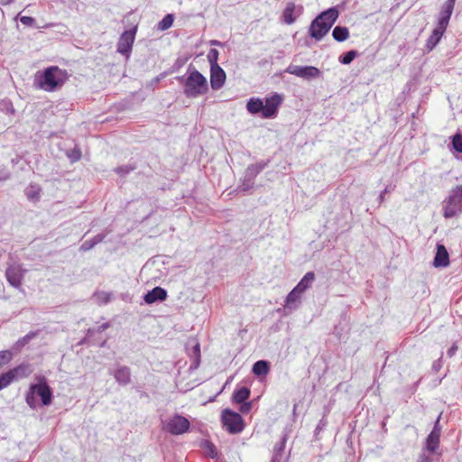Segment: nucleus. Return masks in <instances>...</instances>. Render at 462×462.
I'll return each instance as SVG.
<instances>
[{
  "label": "nucleus",
  "mask_w": 462,
  "mask_h": 462,
  "mask_svg": "<svg viewBox=\"0 0 462 462\" xmlns=\"http://www.w3.org/2000/svg\"><path fill=\"white\" fill-rule=\"evenodd\" d=\"M270 370L269 363L265 360H259L253 365V373L255 375H266Z\"/></svg>",
  "instance_id": "c85d7f7f"
},
{
  "label": "nucleus",
  "mask_w": 462,
  "mask_h": 462,
  "mask_svg": "<svg viewBox=\"0 0 462 462\" xmlns=\"http://www.w3.org/2000/svg\"><path fill=\"white\" fill-rule=\"evenodd\" d=\"M109 328V324H108V323H103L102 325H100V326L97 328V332H102V331L106 330V328Z\"/></svg>",
  "instance_id": "3c124183"
},
{
  "label": "nucleus",
  "mask_w": 462,
  "mask_h": 462,
  "mask_svg": "<svg viewBox=\"0 0 462 462\" xmlns=\"http://www.w3.org/2000/svg\"><path fill=\"white\" fill-rule=\"evenodd\" d=\"M254 184V180H249V179H246L244 177V179L241 180V183H240L238 189L240 191L246 192V191L250 190L251 189H253Z\"/></svg>",
  "instance_id": "e433bc0d"
},
{
  "label": "nucleus",
  "mask_w": 462,
  "mask_h": 462,
  "mask_svg": "<svg viewBox=\"0 0 462 462\" xmlns=\"http://www.w3.org/2000/svg\"><path fill=\"white\" fill-rule=\"evenodd\" d=\"M41 191L42 189L38 184L31 183L24 189V194L30 201L36 202L41 198Z\"/></svg>",
  "instance_id": "b1692460"
},
{
  "label": "nucleus",
  "mask_w": 462,
  "mask_h": 462,
  "mask_svg": "<svg viewBox=\"0 0 462 462\" xmlns=\"http://www.w3.org/2000/svg\"><path fill=\"white\" fill-rule=\"evenodd\" d=\"M31 372L32 371L27 365H20L14 369L0 374V382L3 389L11 384L14 380L28 376Z\"/></svg>",
  "instance_id": "6e6552de"
},
{
  "label": "nucleus",
  "mask_w": 462,
  "mask_h": 462,
  "mask_svg": "<svg viewBox=\"0 0 462 462\" xmlns=\"http://www.w3.org/2000/svg\"><path fill=\"white\" fill-rule=\"evenodd\" d=\"M315 281V273L313 272H308L294 287L300 294H303L308 289H310Z\"/></svg>",
  "instance_id": "412c9836"
},
{
  "label": "nucleus",
  "mask_w": 462,
  "mask_h": 462,
  "mask_svg": "<svg viewBox=\"0 0 462 462\" xmlns=\"http://www.w3.org/2000/svg\"><path fill=\"white\" fill-rule=\"evenodd\" d=\"M302 295L303 294H300L295 288H293L291 291V292L287 295V297L284 300V305H283L284 310L287 312L291 313V312L296 310L297 309H299V307L301 304Z\"/></svg>",
  "instance_id": "2eb2a0df"
},
{
  "label": "nucleus",
  "mask_w": 462,
  "mask_h": 462,
  "mask_svg": "<svg viewBox=\"0 0 462 462\" xmlns=\"http://www.w3.org/2000/svg\"><path fill=\"white\" fill-rule=\"evenodd\" d=\"M271 462H275V459L273 458Z\"/></svg>",
  "instance_id": "4d7b16f0"
},
{
  "label": "nucleus",
  "mask_w": 462,
  "mask_h": 462,
  "mask_svg": "<svg viewBox=\"0 0 462 462\" xmlns=\"http://www.w3.org/2000/svg\"><path fill=\"white\" fill-rule=\"evenodd\" d=\"M267 166L266 162H260L257 163L250 164L245 171L244 177L254 181L255 177Z\"/></svg>",
  "instance_id": "5701e85b"
},
{
  "label": "nucleus",
  "mask_w": 462,
  "mask_h": 462,
  "mask_svg": "<svg viewBox=\"0 0 462 462\" xmlns=\"http://www.w3.org/2000/svg\"><path fill=\"white\" fill-rule=\"evenodd\" d=\"M167 298V291L162 287H155L149 291L143 297L144 301L147 304H152L156 301H162Z\"/></svg>",
  "instance_id": "6ab92c4d"
},
{
  "label": "nucleus",
  "mask_w": 462,
  "mask_h": 462,
  "mask_svg": "<svg viewBox=\"0 0 462 462\" xmlns=\"http://www.w3.org/2000/svg\"><path fill=\"white\" fill-rule=\"evenodd\" d=\"M36 379L38 382L36 383H32L29 386L24 396L25 402L32 410H35L39 405L37 397L40 398L43 406H49L52 402V391L49 386L46 378L43 376H38Z\"/></svg>",
  "instance_id": "f257e3e1"
},
{
  "label": "nucleus",
  "mask_w": 462,
  "mask_h": 462,
  "mask_svg": "<svg viewBox=\"0 0 462 462\" xmlns=\"http://www.w3.org/2000/svg\"><path fill=\"white\" fill-rule=\"evenodd\" d=\"M36 336V333L34 332H30L28 333L27 335H25L23 337H22L21 339H19L17 341V345L21 346H25L31 339H32L34 337Z\"/></svg>",
  "instance_id": "a19ab883"
},
{
  "label": "nucleus",
  "mask_w": 462,
  "mask_h": 462,
  "mask_svg": "<svg viewBox=\"0 0 462 462\" xmlns=\"http://www.w3.org/2000/svg\"><path fill=\"white\" fill-rule=\"evenodd\" d=\"M445 31V29H440V27L436 26L427 41V48L432 50L439 42Z\"/></svg>",
  "instance_id": "393cba45"
},
{
  "label": "nucleus",
  "mask_w": 462,
  "mask_h": 462,
  "mask_svg": "<svg viewBox=\"0 0 462 462\" xmlns=\"http://www.w3.org/2000/svg\"><path fill=\"white\" fill-rule=\"evenodd\" d=\"M285 71L304 79H316L320 75L319 69L313 66H298L291 64L287 67Z\"/></svg>",
  "instance_id": "1a4fd4ad"
},
{
  "label": "nucleus",
  "mask_w": 462,
  "mask_h": 462,
  "mask_svg": "<svg viewBox=\"0 0 462 462\" xmlns=\"http://www.w3.org/2000/svg\"><path fill=\"white\" fill-rule=\"evenodd\" d=\"M68 156L71 162H78L81 157V152L79 149H73L69 153H68Z\"/></svg>",
  "instance_id": "ea45409f"
},
{
  "label": "nucleus",
  "mask_w": 462,
  "mask_h": 462,
  "mask_svg": "<svg viewBox=\"0 0 462 462\" xmlns=\"http://www.w3.org/2000/svg\"><path fill=\"white\" fill-rule=\"evenodd\" d=\"M226 72L220 66L210 68V85L212 89H220L226 82Z\"/></svg>",
  "instance_id": "4468645a"
},
{
  "label": "nucleus",
  "mask_w": 462,
  "mask_h": 462,
  "mask_svg": "<svg viewBox=\"0 0 462 462\" xmlns=\"http://www.w3.org/2000/svg\"><path fill=\"white\" fill-rule=\"evenodd\" d=\"M161 426L163 431L178 436L189 431L190 422L186 417L175 413L165 419H161Z\"/></svg>",
  "instance_id": "39448f33"
},
{
  "label": "nucleus",
  "mask_w": 462,
  "mask_h": 462,
  "mask_svg": "<svg viewBox=\"0 0 462 462\" xmlns=\"http://www.w3.org/2000/svg\"><path fill=\"white\" fill-rule=\"evenodd\" d=\"M326 426H327V420L325 419H321L316 427V431L322 430Z\"/></svg>",
  "instance_id": "49530a36"
},
{
  "label": "nucleus",
  "mask_w": 462,
  "mask_h": 462,
  "mask_svg": "<svg viewBox=\"0 0 462 462\" xmlns=\"http://www.w3.org/2000/svg\"><path fill=\"white\" fill-rule=\"evenodd\" d=\"M443 217L451 218L462 214V185H457L442 204Z\"/></svg>",
  "instance_id": "20e7f679"
},
{
  "label": "nucleus",
  "mask_w": 462,
  "mask_h": 462,
  "mask_svg": "<svg viewBox=\"0 0 462 462\" xmlns=\"http://www.w3.org/2000/svg\"><path fill=\"white\" fill-rule=\"evenodd\" d=\"M456 0H447L441 6L438 15L437 26L440 29H447L450 17L452 15Z\"/></svg>",
  "instance_id": "ddd939ff"
},
{
  "label": "nucleus",
  "mask_w": 462,
  "mask_h": 462,
  "mask_svg": "<svg viewBox=\"0 0 462 462\" xmlns=\"http://www.w3.org/2000/svg\"><path fill=\"white\" fill-rule=\"evenodd\" d=\"M67 72L56 66L49 67L35 77L36 86L44 91L53 92L67 80Z\"/></svg>",
  "instance_id": "f03ea898"
},
{
  "label": "nucleus",
  "mask_w": 462,
  "mask_h": 462,
  "mask_svg": "<svg viewBox=\"0 0 462 462\" xmlns=\"http://www.w3.org/2000/svg\"><path fill=\"white\" fill-rule=\"evenodd\" d=\"M418 462H431V458L428 456L422 455L420 457V459Z\"/></svg>",
  "instance_id": "603ef678"
},
{
  "label": "nucleus",
  "mask_w": 462,
  "mask_h": 462,
  "mask_svg": "<svg viewBox=\"0 0 462 462\" xmlns=\"http://www.w3.org/2000/svg\"><path fill=\"white\" fill-rule=\"evenodd\" d=\"M441 413L438 416L437 420L434 422V426L431 433H436L441 435L442 427L440 425Z\"/></svg>",
  "instance_id": "79ce46f5"
},
{
  "label": "nucleus",
  "mask_w": 462,
  "mask_h": 462,
  "mask_svg": "<svg viewBox=\"0 0 462 462\" xmlns=\"http://www.w3.org/2000/svg\"><path fill=\"white\" fill-rule=\"evenodd\" d=\"M457 346L456 345H452V346L448 348V350L447 354H448V356L449 357H452V356L456 354V352H457Z\"/></svg>",
  "instance_id": "09e8293b"
},
{
  "label": "nucleus",
  "mask_w": 462,
  "mask_h": 462,
  "mask_svg": "<svg viewBox=\"0 0 462 462\" xmlns=\"http://www.w3.org/2000/svg\"><path fill=\"white\" fill-rule=\"evenodd\" d=\"M117 383L127 385L131 383V370L126 365H119L114 371L110 372Z\"/></svg>",
  "instance_id": "f3484780"
},
{
  "label": "nucleus",
  "mask_w": 462,
  "mask_h": 462,
  "mask_svg": "<svg viewBox=\"0 0 462 462\" xmlns=\"http://www.w3.org/2000/svg\"><path fill=\"white\" fill-rule=\"evenodd\" d=\"M332 36L337 42H342L349 37V31L344 26H336L333 29Z\"/></svg>",
  "instance_id": "c756f323"
},
{
  "label": "nucleus",
  "mask_w": 462,
  "mask_h": 462,
  "mask_svg": "<svg viewBox=\"0 0 462 462\" xmlns=\"http://www.w3.org/2000/svg\"><path fill=\"white\" fill-rule=\"evenodd\" d=\"M251 409V403L250 402H244L241 406V411L242 412H247Z\"/></svg>",
  "instance_id": "8fccbe9b"
},
{
  "label": "nucleus",
  "mask_w": 462,
  "mask_h": 462,
  "mask_svg": "<svg viewBox=\"0 0 462 462\" xmlns=\"http://www.w3.org/2000/svg\"><path fill=\"white\" fill-rule=\"evenodd\" d=\"M137 32V25L132 29L125 31L119 37L116 50L122 55L128 57L132 51L133 44Z\"/></svg>",
  "instance_id": "0eeeda50"
},
{
  "label": "nucleus",
  "mask_w": 462,
  "mask_h": 462,
  "mask_svg": "<svg viewBox=\"0 0 462 462\" xmlns=\"http://www.w3.org/2000/svg\"><path fill=\"white\" fill-rule=\"evenodd\" d=\"M328 16L326 14H319L310 23L309 28L310 35L317 41H320L330 30L331 27L322 22Z\"/></svg>",
  "instance_id": "9d476101"
},
{
  "label": "nucleus",
  "mask_w": 462,
  "mask_h": 462,
  "mask_svg": "<svg viewBox=\"0 0 462 462\" xmlns=\"http://www.w3.org/2000/svg\"><path fill=\"white\" fill-rule=\"evenodd\" d=\"M10 178V172L5 169L0 171V180H6Z\"/></svg>",
  "instance_id": "a18cd8bd"
},
{
  "label": "nucleus",
  "mask_w": 462,
  "mask_h": 462,
  "mask_svg": "<svg viewBox=\"0 0 462 462\" xmlns=\"http://www.w3.org/2000/svg\"><path fill=\"white\" fill-rule=\"evenodd\" d=\"M452 145H453V148L457 152H462V134H457L453 136Z\"/></svg>",
  "instance_id": "4c0bfd02"
},
{
  "label": "nucleus",
  "mask_w": 462,
  "mask_h": 462,
  "mask_svg": "<svg viewBox=\"0 0 462 462\" xmlns=\"http://www.w3.org/2000/svg\"><path fill=\"white\" fill-rule=\"evenodd\" d=\"M13 357V353L9 350L0 351V369L7 365Z\"/></svg>",
  "instance_id": "c9c22d12"
},
{
  "label": "nucleus",
  "mask_w": 462,
  "mask_h": 462,
  "mask_svg": "<svg viewBox=\"0 0 462 462\" xmlns=\"http://www.w3.org/2000/svg\"><path fill=\"white\" fill-rule=\"evenodd\" d=\"M20 22L26 26H34L35 19L32 16H21Z\"/></svg>",
  "instance_id": "37998d69"
},
{
  "label": "nucleus",
  "mask_w": 462,
  "mask_h": 462,
  "mask_svg": "<svg viewBox=\"0 0 462 462\" xmlns=\"http://www.w3.org/2000/svg\"><path fill=\"white\" fill-rule=\"evenodd\" d=\"M223 427L231 434L240 433L244 428V420L241 415L230 409H225L221 414Z\"/></svg>",
  "instance_id": "423d86ee"
},
{
  "label": "nucleus",
  "mask_w": 462,
  "mask_h": 462,
  "mask_svg": "<svg viewBox=\"0 0 462 462\" xmlns=\"http://www.w3.org/2000/svg\"><path fill=\"white\" fill-rule=\"evenodd\" d=\"M246 108L251 114H263V102L260 98L252 97L247 101Z\"/></svg>",
  "instance_id": "cd10ccee"
},
{
  "label": "nucleus",
  "mask_w": 462,
  "mask_h": 462,
  "mask_svg": "<svg viewBox=\"0 0 462 462\" xmlns=\"http://www.w3.org/2000/svg\"><path fill=\"white\" fill-rule=\"evenodd\" d=\"M282 102V96L274 93L269 97H266L263 103V117L273 118L277 115L278 108Z\"/></svg>",
  "instance_id": "f8f14e48"
},
{
  "label": "nucleus",
  "mask_w": 462,
  "mask_h": 462,
  "mask_svg": "<svg viewBox=\"0 0 462 462\" xmlns=\"http://www.w3.org/2000/svg\"><path fill=\"white\" fill-rule=\"evenodd\" d=\"M174 22V15L172 14H166L157 24V29L160 31H166L171 28Z\"/></svg>",
  "instance_id": "2f4dec72"
},
{
  "label": "nucleus",
  "mask_w": 462,
  "mask_h": 462,
  "mask_svg": "<svg viewBox=\"0 0 462 462\" xmlns=\"http://www.w3.org/2000/svg\"><path fill=\"white\" fill-rule=\"evenodd\" d=\"M206 446L208 448V455L211 457H215L217 456L215 446L212 443L208 442V441L207 442Z\"/></svg>",
  "instance_id": "c03bdc74"
},
{
  "label": "nucleus",
  "mask_w": 462,
  "mask_h": 462,
  "mask_svg": "<svg viewBox=\"0 0 462 462\" xmlns=\"http://www.w3.org/2000/svg\"><path fill=\"white\" fill-rule=\"evenodd\" d=\"M440 436L430 432L425 439L424 448L431 454L436 453L439 448Z\"/></svg>",
  "instance_id": "4be33fe9"
},
{
  "label": "nucleus",
  "mask_w": 462,
  "mask_h": 462,
  "mask_svg": "<svg viewBox=\"0 0 462 462\" xmlns=\"http://www.w3.org/2000/svg\"><path fill=\"white\" fill-rule=\"evenodd\" d=\"M26 270L21 264L14 263L7 267L5 277L11 286L20 289Z\"/></svg>",
  "instance_id": "9b49d317"
},
{
  "label": "nucleus",
  "mask_w": 462,
  "mask_h": 462,
  "mask_svg": "<svg viewBox=\"0 0 462 462\" xmlns=\"http://www.w3.org/2000/svg\"><path fill=\"white\" fill-rule=\"evenodd\" d=\"M134 168L132 167V166H129V165H123V166H119L117 168L115 169V171L124 177L127 174H129Z\"/></svg>",
  "instance_id": "58836bf2"
},
{
  "label": "nucleus",
  "mask_w": 462,
  "mask_h": 462,
  "mask_svg": "<svg viewBox=\"0 0 462 462\" xmlns=\"http://www.w3.org/2000/svg\"><path fill=\"white\" fill-rule=\"evenodd\" d=\"M250 397V390L247 387H241L233 393V402L238 404L244 403Z\"/></svg>",
  "instance_id": "bb28decb"
},
{
  "label": "nucleus",
  "mask_w": 462,
  "mask_h": 462,
  "mask_svg": "<svg viewBox=\"0 0 462 462\" xmlns=\"http://www.w3.org/2000/svg\"><path fill=\"white\" fill-rule=\"evenodd\" d=\"M357 54L358 53L356 51H354V50L349 51L339 57V61L345 65L350 64L354 60V59L357 56Z\"/></svg>",
  "instance_id": "72a5a7b5"
},
{
  "label": "nucleus",
  "mask_w": 462,
  "mask_h": 462,
  "mask_svg": "<svg viewBox=\"0 0 462 462\" xmlns=\"http://www.w3.org/2000/svg\"><path fill=\"white\" fill-rule=\"evenodd\" d=\"M282 442H284V440ZM282 448H283V443H282V445H281L279 449L281 450V449H282Z\"/></svg>",
  "instance_id": "6e6d98bb"
},
{
  "label": "nucleus",
  "mask_w": 462,
  "mask_h": 462,
  "mask_svg": "<svg viewBox=\"0 0 462 462\" xmlns=\"http://www.w3.org/2000/svg\"><path fill=\"white\" fill-rule=\"evenodd\" d=\"M94 332H95V329H93V328H89V329L88 330V336H90V335H91L92 333H94Z\"/></svg>",
  "instance_id": "5fc2aeb1"
},
{
  "label": "nucleus",
  "mask_w": 462,
  "mask_h": 462,
  "mask_svg": "<svg viewBox=\"0 0 462 462\" xmlns=\"http://www.w3.org/2000/svg\"><path fill=\"white\" fill-rule=\"evenodd\" d=\"M218 55H219V52L217 50H216V49L209 50V51L207 55V59H208V63L210 64V68L219 66L217 63Z\"/></svg>",
  "instance_id": "f704fd0d"
},
{
  "label": "nucleus",
  "mask_w": 462,
  "mask_h": 462,
  "mask_svg": "<svg viewBox=\"0 0 462 462\" xmlns=\"http://www.w3.org/2000/svg\"><path fill=\"white\" fill-rule=\"evenodd\" d=\"M209 43L212 46H222V42H220L219 41H217V40H212V41H210Z\"/></svg>",
  "instance_id": "864d4df0"
},
{
  "label": "nucleus",
  "mask_w": 462,
  "mask_h": 462,
  "mask_svg": "<svg viewBox=\"0 0 462 462\" xmlns=\"http://www.w3.org/2000/svg\"><path fill=\"white\" fill-rule=\"evenodd\" d=\"M183 93L187 97L196 98L199 96L206 94L208 90L207 79L197 69H189L188 77L183 79Z\"/></svg>",
  "instance_id": "7ed1b4c3"
},
{
  "label": "nucleus",
  "mask_w": 462,
  "mask_h": 462,
  "mask_svg": "<svg viewBox=\"0 0 462 462\" xmlns=\"http://www.w3.org/2000/svg\"><path fill=\"white\" fill-rule=\"evenodd\" d=\"M189 356L191 359V368H197L200 363V346L199 342L189 341L187 346Z\"/></svg>",
  "instance_id": "aec40b11"
},
{
  "label": "nucleus",
  "mask_w": 462,
  "mask_h": 462,
  "mask_svg": "<svg viewBox=\"0 0 462 462\" xmlns=\"http://www.w3.org/2000/svg\"><path fill=\"white\" fill-rule=\"evenodd\" d=\"M112 294L106 291H97L94 294L95 300L99 304H106L110 301Z\"/></svg>",
  "instance_id": "473e14b6"
},
{
  "label": "nucleus",
  "mask_w": 462,
  "mask_h": 462,
  "mask_svg": "<svg viewBox=\"0 0 462 462\" xmlns=\"http://www.w3.org/2000/svg\"><path fill=\"white\" fill-rule=\"evenodd\" d=\"M390 192V189L388 187H386L379 195L378 197V200H379V203L381 204L383 200H384V196L386 193Z\"/></svg>",
  "instance_id": "de8ad7c7"
},
{
  "label": "nucleus",
  "mask_w": 462,
  "mask_h": 462,
  "mask_svg": "<svg viewBox=\"0 0 462 462\" xmlns=\"http://www.w3.org/2000/svg\"><path fill=\"white\" fill-rule=\"evenodd\" d=\"M449 264V256L446 247L443 245H437V252L433 260V265L436 268H444Z\"/></svg>",
  "instance_id": "a211bd4d"
},
{
  "label": "nucleus",
  "mask_w": 462,
  "mask_h": 462,
  "mask_svg": "<svg viewBox=\"0 0 462 462\" xmlns=\"http://www.w3.org/2000/svg\"><path fill=\"white\" fill-rule=\"evenodd\" d=\"M105 234H97L91 239L84 241L79 247L80 251L87 252L92 249L95 245L101 243L105 239Z\"/></svg>",
  "instance_id": "a878e982"
},
{
  "label": "nucleus",
  "mask_w": 462,
  "mask_h": 462,
  "mask_svg": "<svg viewBox=\"0 0 462 462\" xmlns=\"http://www.w3.org/2000/svg\"><path fill=\"white\" fill-rule=\"evenodd\" d=\"M302 6L296 5L294 3H288L282 14L283 22L287 24L293 23L302 14Z\"/></svg>",
  "instance_id": "dca6fc26"
},
{
  "label": "nucleus",
  "mask_w": 462,
  "mask_h": 462,
  "mask_svg": "<svg viewBox=\"0 0 462 462\" xmlns=\"http://www.w3.org/2000/svg\"><path fill=\"white\" fill-rule=\"evenodd\" d=\"M321 14H326L328 15L322 19V22L329 25V27H332L338 17V11L336 7H330Z\"/></svg>",
  "instance_id": "7c9ffc66"
}]
</instances>
